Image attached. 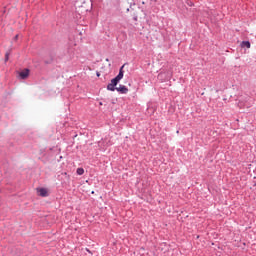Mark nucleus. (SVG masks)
I'll return each mask as SVG.
<instances>
[{
    "label": "nucleus",
    "instance_id": "1",
    "mask_svg": "<svg viewBox=\"0 0 256 256\" xmlns=\"http://www.w3.org/2000/svg\"><path fill=\"white\" fill-rule=\"evenodd\" d=\"M37 193L40 197H49V190L47 188H37Z\"/></svg>",
    "mask_w": 256,
    "mask_h": 256
},
{
    "label": "nucleus",
    "instance_id": "2",
    "mask_svg": "<svg viewBox=\"0 0 256 256\" xmlns=\"http://www.w3.org/2000/svg\"><path fill=\"white\" fill-rule=\"evenodd\" d=\"M116 91H118V93H122L123 95H126V93H129V88H127V86L125 85H120L119 87L116 88Z\"/></svg>",
    "mask_w": 256,
    "mask_h": 256
},
{
    "label": "nucleus",
    "instance_id": "3",
    "mask_svg": "<svg viewBox=\"0 0 256 256\" xmlns=\"http://www.w3.org/2000/svg\"><path fill=\"white\" fill-rule=\"evenodd\" d=\"M19 77L22 79H27L29 77V69H24L19 73Z\"/></svg>",
    "mask_w": 256,
    "mask_h": 256
},
{
    "label": "nucleus",
    "instance_id": "4",
    "mask_svg": "<svg viewBox=\"0 0 256 256\" xmlns=\"http://www.w3.org/2000/svg\"><path fill=\"white\" fill-rule=\"evenodd\" d=\"M121 75H117L115 78H113L110 82L114 87H117V84L121 81Z\"/></svg>",
    "mask_w": 256,
    "mask_h": 256
},
{
    "label": "nucleus",
    "instance_id": "5",
    "mask_svg": "<svg viewBox=\"0 0 256 256\" xmlns=\"http://www.w3.org/2000/svg\"><path fill=\"white\" fill-rule=\"evenodd\" d=\"M241 47H246L247 49H251V42L250 41H242Z\"/></svg>",
    "mask_w": 256,
    "mask_h": 256
},
{
    "label": "nucleus",
    "instance_id": "6",
    "mask_svg": "<svg viewBox=\"0 0 256 256\" xmlns=\"http://www.w3.org/2000/svg\"><path fill=\"white\" fill-rule=\"evenodd\" d=\"M107 89H108V91H115V89H117V88H115V86L112 83H110L107 85Z\"/></svg>",
    "mask_w": 256,
    "mask_h": 256
},
{
    "label": "nucleus",
    "instance_id": "7",
    "mask_svg": "<svg viewBox=\"0 0 256 256\" xmlns=\"http://www.w3.org/2000/svg\"><path fill=\"white\" fill-rule=\"evenodd\" d=\"M76 173L77 175H83V173H85V170L83 168H77Z\"/></svg>",
    "mask_w": 256,
    "mask_h": 256
},
{
    "label": "nucleus",
    "instance_id": "8",
    "mask_svg": "<svg viewBox=\"0 0 256 256\" xmlns=\"http://www.w3.org/2000/svg\"><path fill=\"white\" fill-rule=\"evenodd\" d=\"M124 67H125V65H122L121 68H120V70H119V74H118V75L121 76V79H123V75H124L123 69H124Z\"/></svg>",
    "mask_w": 256,
    "mask_h": 256
},
{
    "label": "nucleus",
    "instance_id": "9",
    "mask_svg": "<svg viewBox=\"0 0 256 256\" xmlns=\"http://www.w3.org/2000/svg\"><path fill=\"white\" fill-rule=\"evenodd\" d=\"M186 4L188 5V7H195V3H193V1L191 0H186Z\"/></svg>",
    "mask_w": 256,
    "mask_h": 256
},
{
    "label": "nucleus",
    "instance_id": "10",
    "mask_svg": "<svg viewBox=\"0 0 256 256\" xmlns=\"http://www.w3.org/2000/svg\"><path fill=\"white\" fill-rule=\"evenodd\" d=\"M5 61H9V52L5 54Z\"/></svg>",
    "mask_w": 256,
    "mask_h": 256
},
{
    "label": "nucleus",
    "instance_id": "11",
    "mask_svg": "<svg viewBox=\"0 0 256 256\" xmlns=\"http://www.w3.org/2000/svg\"><path fill=\"white\" fill-rule=\"evenodd\" d=\"M97 77H101V73L97 72L96 73Z\"/></svg>",
    "mask_w": 256,
    "mask_h": 256
},
{
    "label": "nucleus",
    "instance_id": "12",
    "mask_svg": "<svg viewBox=\"0 0 256 256\" xmlns=\"http://www.w3.org/2000/svg\"><path fill=\"white\" fill-rule=\"evenodd\" d=\"M15 39H16V40L19 39V35H16V36H15Z\"/></svg>",
    "mask_w": 256,
    "mask_h": 256
},
{
    "label": "nucleus",
    "instance_id": "13",
    "mask_svg": "<svg viewBox=\"0 0 256 256\" xmlns=\"http://www.w3.org/2000/svg\"><path fill=\"white\" fill-rule=\"evenodd\" d=\"M155 3H157V0H153Z\"/></svg>",
    "mask_w": 256,
    "mask_h": 256
},
{
    "label": "nucleus",
    "instance_id": "14",
    "mask_svg": "<svg viewBox=\"0 0 256 256\" xmlns=\"http://www.w3.org/2000/svg\"><path fill=\"white\" fill-rule=\"evenodd\" d=\"M86 251H88V253H90L88 249H86Z\"/></svg>",
    "mask_w": 256,
    "mask_h": 256
}]
</instances>
